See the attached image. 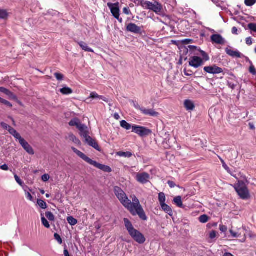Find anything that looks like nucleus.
Wrapping results in <instances>:
<instances>
[{
	"label": "nucleus",
	"instance_id": "f257e3e1",
	"mask_svg": "<svg viewBox=\"0 0 256 256\" xmlns=\"http://www.w3.org/2000/svg\"><path fill=\"white\" fill-rule=\"evenodd\" d=\"M115 195L119 200L122 206L126 208L132 216H138L140 218L144 220H147V216L144 210L140 205L138 199L136 196H132L130 198L132 202L130 200L125 192L119 187L116 186L114 188Z\"/></svg>",
	"mask_w": 256,
	"mask_h": 256
},
{
	"label": "nucleus",
	"instance_id": "f03ea898",
	"mask_svg": "<svg viewBox=\"0 0 256 256\" xmlns=\"http://www.w3.org/2000/svg\"><path fill=\"white\" fill-rule=\"evenodd\" d=\"M184 50L188 52L190 54H198L196 52L197 51L200 52L202 56V58L197 56H192L189 60V65L194 68H198L202 66L205 62L209 60L210 58L208 54L204 51L199 50L196 46H188L187 48H184Z\"/></svg>",
	"mask_w": 256,
	"mask_h": 256
},
{
	"label": "nucleus",
	"instance_id": "7ed1b4c3",
	"mask_svg": "<svg viewBox=\"0 0 256 256\" xmlns=\"http://www.w3.org/2000/svg\"><path fill=\"white\" fill-rule=\"evenodd\" d=\"M125 227L130 236L139 244H142L146 242L144 236L138 230L135 229L131 222L126 218L124 219Z\"/></svg>",
	"mask_w": 256,
	"mask_h": 256
},
{
	"label": "nucleus",
	"instance_id": "20e7f679",
	"mask_svg": "<svg viewBox=\"0 0 256 256\" xmlns=\"http://www.w3.org/2000/svg\"><path fill=\"white\" fill-rule=\"evenodd\" d=\"M72 149L76 154L79 157H80L81 158H82L83 160L87 162L90 164L92 165L94 167L104 172H111L112 169L110 166L99 164L96 162L92 160V159L88 157L86 155H85L84 154H83L82 152H80V150H78L77 149L74 147L72 148Z\"/></svg>",
	"mask_w": 256,
	"mask_h": 256
},
{
	"label": "nucleus",
	"instance_id": "39448f33",
	"mask_svg": "<svg viewBox=\"0 0 256 256\" xmlns=\"http://www.w3.org/2000/svg\"><path fill=\"white\" fill-rule=\"evenodd\" d=\"M140 6L144 9L152 10L156 14L160 12L162 9V5L156 1L152 3L149 1L142 0Z\"/></svg>",
	"mask_w": 256,
	"mask_h": 256
},
{
	"label": "nucleus",
	"instance_id": "423d86ee",
	"mask_svg": "<svg viewBox=\"0 0 256 256\" xmlns=\"http://www.w3.org/2000/svg\"><path fill=\"white\" fill-rule=\"evenodd\" d=\"M234 187L241 198L246 200L250 198L248 190L244 182L238 181Z\"/></svg>",
	"mask_w": 256,
	"mask_h": 256
},
{
	"label": "nucleus",
	"instance_id": "0eeeda50",
	"mask_svg": "<svg viewBox=\"0 0 256 256\" xmlns=\"http://www.w3.org/2000/svg\"><path fill=\"white\" fill-rule=\"evenodd\" d=\"M132 132L141 137L148 136L152 134V130L146 127L137 125L132 126Z\"/></svg>",
	"mask_w": 256,
	"mask_h": 256
},
{
	"label": "nucleus",
	"instance_id": "6e6552de",
	"mask_svg": "<svg viewBox=\"0 0 256 256\" xmlns=\"http://www.w3.org/2000/svg\"><path fill=\"white\" fill-rule=\"evenodd\" d=\"M150 175L146 172H138L136 174V180L142 184H145L150 182Z\"/></svg>",
	"mask_w": 256,
	"mask_h": 256
},
{
	"label": "nucleus",
	"instance_id": "1a4fd4ad",
	"mask_svg": "<svg viewBox=\"0 0 256 256\" xmlns=\"http://www.w3.org/2000/svg\"><path fill=\"white\" fill-rule=\"evenodd\" d=\"M135 108L140 110L141 112L146 116H150L153 117H157L158 113L155 112L153 109L146 108L144 107H140L138 104L135 105Z\"/></svg>",
	"mask_w": 256,
	"mask_h": 256
},
{
	"label": "nucleus",
	"instance_id": "9d476101",
	"mask_svg": "<svg viewBox=\"0 0 256 256\" xmlns=\"http://www.w3.org/2000/svg\"><path fill=\"white\" fill-rule=\"evenodd\" d=\"M81 136L85 138V140L89 145L92 146L96 150H100V148L98 144L91 137L88 136V129L84 132L82 133Z\"/></svg>",
	"mask_w": 256,
	"mask_h": 256
},
{
	"label": "nucleus",
	"instance_id": "9b49d317",
	"mask_svg": "<svg viewBox=\"0 0 256 256\" xmlns=\"http://www.w3.org/2000/svg\"><path fill=\"white\" fill-rule=\"evenodd\" d=\"M69 124L70 126H76L80 131V135L88 129V127L82 124L78 118H74L71 120L69 122Z\"/></svg>",
	"mask_w": 256,
	"mask_h": 256
},
{
	"label": "nucleus",
	"instance_id": "f8f14e48",
	"mask_svg": "<svg viewBox=\"0 0 256 256\" xmlns=\"http://www.w3.org/2000/svg\"><path fill=\"white\" fill-rule=\"evenodd\" d=\"M92 100H102L106 102H108V99L102 96L98 95L96 92H92L90 94V96L87 98L85 102L88 104H90L92 102Z\"/></svg>",
	"mask_w": 256,
	"mask_h": 256
},
{
	"label": "nucleus",
	"instance_id": "ddd939ff",
	"mask_svg": "<svg viewBox=\"0 0 256 256\" xmlns=\"http://www.w3.org/2000/svg\"><path fill=\"white\" fill-rule=\"evenodd\" d=\"M108 6L110 10V12L113 16L117 20H118V18L120 16V8H118V4L108 3Z\"/></svg>",
	"mask_w": 256,
	"mask_h": 256
},
{
	"label": "nucleus",
	"instance_id": "4468645a",
	"mask_svg": "<svg viewBox=\"0 0 256 256\" xmlns=\"http://www.w3.org/2000/svg\"><path fill=\"white\" fill-rule=\"evenodd\" d=\"M20 146L24 150L30 155H34V152L32 146L24 139L21 140L19 142Z\"/></svg>",
	"mask_w": 256,
	"mask_h": 256
},
{
	"label": "nucleus",
	"instance_id": "2eb2a0df",
	"mask_svg": "<svg viewBox=\"0 0 256 256\" xmlns=\"http://www.w3.org/2000/svg\"><path fill=\"white\" fill-rule=\"evenodd\" d=\"M204 70L207 73L210 74H218L223 72L222 68H219L216 65L210 66H205Z\"/></svg>",
	"mask_w": 256,
	"mask_h": 256
},
{
	"label": "nucleus",
	"instance_id": "dca6fc26",
	"mask_svg": "<svg viewBox=\"0 0 256 256\" xmlns=\"http://www.w3.org/2000/svg\"><path fill=\"white\" fill-rule=\"evenodd\" d=\"M126 30L128 32L136 34H140L142 32L141 28L133 23H130L127 25Z\"/></svg>",
	"mask_w": 256,
	"mask_h": 256
},
{
	"label": "nucleus",
	"instance_id": "f3484780",
	"mask_svg": "<svg viewBox=\"0 0 256 256\" xmlns=\"http://www.w3.org/2000/svg\"><path fill=\"white\" fill-rule=\"evenodd\" d=\"M211 40L213 42L216 44H223L224 43V40L220 35L218 34L212 35Z\"/></svg>",
	"mask_w": 256,
	"mask_h": 256
},
{
	"label": "nucleus",
	"instance_id": "a211bd4d",
	"mask_svg": "<svg viewBox=\"0 0 256 256\" xmlns=\"http://www.w3.org/2000/svg\"><path fill=\"white\" fill-rule=\"evenodd\" d=\"M0 92L8 96V98L12 100H16V96L10 90L4 87H0Z\"/></svg>",
	"mask_w": 256,
	"mask_h": 256
},
{
	"label": "nucleus",
	"instance_id": "6ab92c4d",
	"mask_svg": "<svg viewBox=\"0 0 256 256\" xmlns=\"http://www.w3.org/2000/svg\"><path fill=\"white\" fill-rule=\"evenodd\" d=\"M226 53L234 58H240L242 54L238 50H234L231 49L226 48Z\"/></svg>",
	"mask_w": 256,
	"mask_h": 256
},
{
	"label": "nucleus",
	"instance_id": "aec40b11",
	"mask_svg": "<svg viewBox=\"0 0 256 256\" xmlns=\"http://www.w3.org/2000/svg\"><path fill=\"white\" fill-rule=\"evenodd\" d=\"M184 106L185 108L188 110H192L194 108V104L190 100H186L184 102Z\"/></svg>",
	"mask_w": 256,
	"mask_h": 256
},
{
	"label": "nucleus",
	"instance_id": "412c9836",
	"mask_svg": "<svg viewBox=\"0 0 256 256\" xmlns=\"http://www.w3.org/2000/svg\"><path fill=\"white\" fill-rule=\"evenodd\" d=\"M162 210L167 213L169 216H172L173 214L172 210L170 207L166 203L160 205Z\"/></svg>",
	"mask_w": 256,
	"mask_h": 256
},
{
	"label": "nucleus",
	"instance_id": "4be33fe9",
	"mask_svg": "<svg viewBox=\"0 0 256 256\" xmlns=\"http://www.w3.org/2000/svg\"><path fill=\"white\" fill-rule=\"evenodd\" d=\"M66 139L73 142L74 143L79 144H80V141L72 134H69L66 136Z\"/></svg>",
	"mask_w": 256,
	"mask_h": 256
},
{
	"label": "nucleus",
	"instance_id": "5701e85b",
	"mask_svg": "<svg viewBox=\"0 0 256 256\" xmlns=\"http://www.w3.org/2000/svg\"><path fill=\"white\" fill-rule=\"evenodd\" d=\"M14 138L16 140H18V142H20L21 140L23 139L20 134L14 128L10 129V132H9Z\"/></svg>",
	"mask_w": 256,
	"mask_h": 256
},
{
	"label": "nucleus",
	"instance_id": "b1692460",
	"mask_svg": "<svg viewBox=\"0 0 256 256\" xmlns=\"http://www.w3.org/2000/svg\"><path fill=\"white\" fill-rule=\"evenodd\" d=\"M78 44L80 46V48L86 52H93L94 50L91 48H89L87 44L83 42H78Z\"/></svg>",
	"mask_w": 256,
	"mask_h": 256
},
{
	"label": "nucleus",
	"instance_id": "393cba45",
	"mask_svg": "<svg viewBox=\"0 0 256 256\" xmlns=\"http://www.w3.org/2000/svg\"><path fill=\"white\" fill-rule=\"evenodd\" d=\"M238 232H236L234 231L232 229L230 230V232L231 234V236L232 238H238L242 237V232L240 231L241 230L240 228L238 229Z\"/></svg>",
	"mask_w": 256,
	"mask_h": 256
},
{
	"label": "nucleus",
	"instance_id": "a878e982",
	"mask_svg": "<svg viewBox=\"0 0 256 256\" xmlns=\"http://www.w3.org/2000/svg\"><path fill=\"white\" fill-rule=\"evenodd\" d=\"M120 125L122 128L126 130H129L130 128H132V126L124 120H122L120 122Z\"/></svg>",
	"mask_w": 256,
	"mask_h": 256
},
{
	"label": "nucleus",
	"instance_id": "bb28decb",
	"mask_svg": "<svg viewBox=\"0 0 256 256\" xmlns=\"http://www.w3.org/2000/svg\"><path fill=\"white\" fill-rule=\"evenodd\" d=\"M116 155L120 157L130 158L132 156V154L130 152H116Z\"/></svg>",
	"mask_w": 256,
	"mask_h": 256
},
{
	"label": "nucleus",
	"instance_id": "cd10ccee",
	"mask_svg": "<svg viewBox=\"0 0 256 256\" xmlns=\"http://www.w3.org/2000/svg\"><path fill=\"white\" fill-rule=\"evenodd\" d=\"M174 203L179 208L182 207V198L180 196H177L174 199Z\"/></svg>",
	"mask_w": 256,
	"mask_h": 256
},
{
	"label": "nucleus",
	"instance_id": "c85d7f7f",
	"mask_svg": "<svg viewBox=\"0 0 256 256\" xmlns=\"http://www.w3.org/2000/svg\"><path fill=\"white\" fill-rule=\"evenodd\" d=\"M8 16V13L6 10L0 8V19L6 20Z\"/></svg>",
	"mask_w": 256,
	"mask_h": 256
},
{
	"label": "nucleus",
	"instance_id": "c756f323",
	"mask_svg": "<svg viewBox=\"0 0 256 256\" xmlns=\"http://www.w3.org/2000/svg\"><path fill=\"white\" fill-rule=\"evenodd\" d=\"M60 92L64 94H72V90L68 87H64L60 90Z\"/></svg>",
	"mask_w": 256,
	"mask_h": 256
},
{
	"label": "nucleus",
	"instance_id": "7c9ffc66",
	"mask_svg": "<svg viewBox=\"0 0 256 256\" xmlns=\"http://www.w3.org/2000/svg\"><path fill=\"white\" fill-rule=\"evenodd\" d=\"M166 200L165 194L164 192H160L158 194V200L160 205L165 204Z\"/></svg>",
	"mask_w": 256,
	"mask_h": 256
},
{
	"label": "nucleus",
	"instance_id": "2f4dec72",
	"mask_svg": "<svg viewBox=\"0 0 256 256\" xmlns=\"http://www.w3.org/2000/svg\"><path fill=\"white\" fill-rule=\"evenodd\" d=\"M37 204L42 209L44 210L46 209L47 208V204L46 202H44L43 200H38Z\"/></svg>",
	"mask_w": 256,
	"mask_h": 256
},
{
	"label": "nucleus",
	"instance_id": "473e14b6",
	"mask_svg": "<svg viewBox=\"0 0 256 256\" xmlns=\"http://www.w3.org/2000/svg\"><path fill=\"white\" fill-rule=\"evenodd\" d=\"M41 220L42 224L44 227L48 228H50V224H49L48 221L42 214H41Z\"/></svg>",
	"mask_w": 256,
	"mask_h": 256
},
{
	"label": "nucleus",
	"instance_id": "72a5a7b5",
	"mask_svg": "<svg viewBox=\"0 0 256 256\" xmlns=\"http://www.w3.org/2000/svg\"><path fill=\"white\" fill-rule=\"evenodd\" d=\"M46 216V218L50 220L52 222H54L55 219L54 216L53 214L50 212H46L45 213Z\"/></svg>",
	"mask_w": 256,
	"mask_h": 256
},
{
	"label": "nucleus",
	"instance_id": "f704fd0d",
	"mask_svg": "<svg viewBox=\"0 0 256 256\" xmlns=\"http://www.w3.org/2000/svg\"><path fill=\"white\" fill-rule=\"evenodd\" d=\"M67 220L71 226H75L78 223V220L72 216L68 217Z\"/></svg>",
	"mask_w": 256,
	"mask_h": 256
},
{
	"label": "nucleus",
	"instance_id": "c9c22d12",
	"mask_svg": "<svg viewBox=\"0 0 256 256\" xmlns=\"http://www.w3.org/2000/svg\"><path fill=\"white\" fill-rule=\"evenodd\" d=\"M199 221L202 223H206L208 220V217L206 214H203L200 216Z\"/></svg>",
	"mask_w": 256,
	"mask_h": 256
},
{
	"label": "nucleus",
	"instance_id": "e433bc0d",
	"mask_svg": "<svg viewBox=\"0 0 256 256\" xmlns=\"http://www.w3.org/2000/svg\"><path fill=\"white\" fill-rule=\"evenodd\" d=\"M216 232L215 231H212L210 232L209 234V238L210 239L209 242H212V240L216 238Z\"/></svg>",
	"mask_w": 256,
	"mask_h": 256
},
{
	"label": "nucleus",
	"instance_id": "4c0bfd02",
	"mask_svg": "<svg viewBox=\"0 0 256 256\" xmlns=\"http://www.w3.org/2000/svg\"><path fill=\"white\" fill-rule=\"evenodd\" d=\"M245 4L247 6H252L256 3V0H245Z\"/></svg>",
	"mask_w": 256,
	"mask_h": 256
},
{
	"label": "nucleus",
	"instance_id": "58836bf2",
	"mask_svg": "<svg viewBox=\"0 0 256 256\" xmlns=\"http://www.w3.org/2000/svg\"><path fill=\"white\" fill-rule=\"evenodd\" d=\"M0 125L3 128L8 130V132H10V129L12 128L11 126H8V124L4 122H2L0 124Z\"/></svg>",
	"mask_w": 256,
	"mask_h": 256
},
{
	"label": "nucleus",
	"instance_id": "ea45409f",
	"mask_svg": "<svg viewBox=\"0 0 256 256\" xmlns=\"http://www.w3.org/2000/svg\"><path fill=\"white\" fill-rule=\"evenodd\" d=\"M54 238L56 239V240L58 241V242L60 244H62V240L60 236L58 234H56V233L54 234Z\"/></svg>",
	"mask_w": 256,
	"mask_h": 256
},
{
	"label": "nucleus",
	"instance_id": "a19ab883",
	"mask_svg": "<svg viewBox=\"0 0 256 256\" xmlns=\"http://www.w3.org/2000/svg\"><path fill=\"white\" fill-rule=\"evenodd\" d=\"M248 28L256 32V24L250 23L248 24Z\"/></svg>",
	"mask_w": 256,
	"mask_h": 256
},
{
	"label": "nucleus",
	"instance_id": "79ce46f5",
	"mask_svg": "<svg viewBox=\"0 0 256 256\" xmlns=\"http://www.w3.org/2000/svg\"><path fill=\"white\" fill-rule=\"evenodd\" d=\"M54 76L58 80H62L64 78L63 74L56 72L54 74Z\"/></svg>",
	"mask_w": 256,
	"mask_h": 256
},
{
	"label": "nucleus",
	"instance_id": "37998d69",
	"mask_svg": "<svg viewBox=\"0 0 256 256\" xmlns=\"http://www.w3.org/2000/svg\"><path fill=\"white\" fill-rule=\"evenodd\" d=\"M50 178V176L48 174H44L42 176V180L43 182H46L48 181Z\"/></svg>",
	"mask_w": 256,
	"mask_h": 256
},
{
	"label": "nucleus",
	"instance_id": "c03bdc74",
	"mask_svg": "<svg viewBox=\"0 0 256 256\" xmlns=\"http://www.w3.org/2000/svg\"><path fill=\"white\" fill-rule=\"evenodd\" d=\"M14 178L16 182H18V184L20 185V186H22L23 182L22 180L20 179V178L16 175H14Z\"/></svg>",
	"mask_w": 256,
	"mask_h": 256
},
{
	"label": "nucleus",
	"instance_id": "a18cd8bd",
	"mask_svg": "<svg viewBox=\"0 0 256 256\" xmlns=\"http://www.w3.org/2000/svg\"><path fill=\"white\" fill-rule=\"evenodd\" d=\"M249 71L252 74L256 75V70L254 67V66L252 65L250 67Z\"/></svg>",
	"mask_w": 256,
	"mask_h": 256
},
{
	"label": "nucleus",
	"instance_id": "49530a36",
	"mask_svg": "<svg viewBox=\"0 0 256 256\" xmlns=\"http://www.w3.org/2000/svg\"><path fill=\"white\" fill-rule=\"evenodd\" d=\"M26 196L28 200H30L31 202H33L34 201L33 197L31 195V194L30 192H26Z\"/></svg>",
	"mask_w": 256,
	"mask_h": 256
},
{
	"label": "nucleus",
	"instance_id": "de8ad7c7",
	"mask_svg": "<svg viewBox=\"0 0 256 256\" xmlns=\"http://www.w3.org/2000/svg\"><path fill=\"white\" fill-rule=\"evenodd\" d=\"M246 43L248 46L251 45L252 44V38L250 37L247 38H246Z\"/></svg>",
	"mask_w": 256,
	"mask_h": 256
},
{
	"label": "nucleus",
	"instance_id": "09e8293b",
	"mask_svg": "<svg viewBox=\"0 0 256 256\" xmlns=\"http://www.w3.org/2000/svg\"><path fill=\"white\" fill-rule=\"evenodd\" d=\"M2 104L9 107H12V104L6 100H4Z\"/></svg>",
	"mask_w": 256,
	"mask_h": 256
},
{
	"label": "nucleus",
	"instance_id": "8fccbe9b",
	"mask_svg": "<svg viewBox=\"0 0 256 256\" xmlns=\"http://www.w3.org/2000/svg\"><path fill=\"white\" fill-rule=\"evenodd\" d=\"M220 230L222 232H225L227 230V227L224 225H220Z\"/></svg>",
	"mask_w": 256,
	"mask_h": 256
},
{
	"label": "nucleus",
	"instance_id": "3c124183",
	"mask_svg": "<svg viewBox=\"0 0 256 256\" xmlns=\"http://www.w3.org/2000/svg\"><path fill=\"white\" fill-rule=\"evenodd\" d=\"M0 168L4 170H8V167L7 164H4L0 166Z\"/></svg>",
	"mask_w": 256,
	"mask_h": 256
},
{
	"label": "nucleus",
	"instance_id": "603ef678",
	"mask_svg": "<svg viewBox=\"0 0 256 256\" xmlns=\"http://www.w3.org/2000/svg\"><path fill=\"white\" fill-rule=\"evenodd\" d=\"M168 184L171 188H174L176 186V184L172 181H168Z\"/></svg>",
	"mask_w": 256,
	"mask_h": 256
},
{
	"label": "nucleus",
	"instance_id": "864d4df0",
	"mask_svg": "<svg viewBox=\"0 0 256 256\" xmlns=\"http://www.w3.org/2000/svg\"><path fill=\"white\" fill-rule=\"evenodd\" d=\"M123 12L125 14H127V15H128L130 14V10H128V8H124V9H123Z\"/></svg>",
	"mask_w": 256,
	"mask_h": 256
},
{
	"label": "nucleus",
	"instance_id": "5fc2aeb1",
	"mask_svg": "<svg viewBox=\"0 0 256 256\" xmlns=\"http://www.w3.org/2000/svg\"><path fill=\"white\" fill-rule=\"evenodd\" d=\"M184 74L186 76H190L192 74V71H187L186 70H184Z\"/></svg>",
	"mask_w": 256,
	"mask_h": 256
},
{
	"label": "nucleus",
	"instance_id": "6e6d98bb",
	"mask_svg": "<svg viewBox=\"0 0 256 256\" xmlns=\"http://www.w3.org/2000/svg\"><path fill=\"white\" fill-rule=\"evenodd\" d=\"M192 41L190 39H186L182 41V42L184 44H188Z\"/></svg>",
	"mask_w": 256,
	"mask_h": 256
},
{
	"label": "nucleus",
	"instance_id": "4d7b16f0",
	"mask_svg": "<svg viewBox=\"0 0 256 256\" xmlns=\"http://www.w3.org/2000/svg\"><path fill=\"white\" fill-rule=\"evenodd\" d=\"M132 2H133L135 4L138 5H140V2H142V0H131Z\"/></svg>",
	"mask_w": 256,
	"mask_h": 256
},
{
	"label": "nucleus",
	"instance_id": "13d9d810",
	"mask_svg": "<svg viewBox=\"0 0 256 256\" xmlns=\"http://www.w3.org/2000/svg\"><path fill=\"white\" fill-rule=\"evenodd\" d=\"M114 117L115 119L118 120L120 118V116L118 113H115L114 115Z\"/></svg>",
	"mask_w": 256,
	"mask_h": 256
},
{
	"label": "nucleus",
	"instance_id": "bf43d9fd",
	"mask_svg": "<svg viewBox=\"0 0 256 256\" xmlns=\"http://www.w3.org/2000/svg\"><path fill=\"white\" fill-rule=\"evenodd\" d=\"M238 29L236 27H234L232 28V32L234 34H237Z\"/></svg>",
	"mask_w": 256,
	"mask_h": 256
},
{
	"label": "nucleus",
	"instance_id": "052dcab7",
	"mask_svg": "<svg viewBox=\"0 0 256 256\" xmlns=\"http://www.w3.org/2000/svg\"><path fill=\"white\" fill-rule=\"evenodd\" d=\"M64 256H70V255L69 254L68 250H66V249H64Z\"/></svg>",
	"mask_w": 256,
	"mask_h": 256
},
{
	"label": "nucleus",
	"instance_id": "680f3d73",
	"mask_svg": "<svg viewBox=\"0 0 256 256\" xmlns=\"http://www.w3.org/2000/svg\"><path fill=\"white\" fill-rule=\"evenodd\" d=\"M246 236L245 234H244L243 238L242 240H241L240 241L242 242H246Z\"/></svg>",
	"mask_w": 256,
	"mask_h": 256
},
{
	"label": "nucleus",
	"instance_id": "e2e57ef3",
	"mask_svg": "<svg viewBox=\"0 0 256 256\" xmlns=\"http://www.w3.org/2000/svg\"><path fill=\"white\" fill-rule=\"evenodd\" d=\"M249 126H250V128L252 130H254L255 128L254 125L252 124H250V123L249 124Z\"/></svg>",
	"mask_w": 256,
	"mask_h": 256
},
{
	"label": "nucleus",
	"instance_id": "0e129e2a",
	"mask_svg": "<svg viewBox=\"0 0 256 256\" xmlns=\"http://www.w3.org/2000/svg\"><path fill=\"white\" fill-rule=\"evenodd\" d=\"M224 256H234L232 254L226 252L224 254Z\"/></svg>",
	"mask_w": 256,
	"mask_h": 256
},
{
	"label": "nucleus",
	"instance_id": "69168bd1",
	"mask_svg": "<svg viewBox=\"0 0 256 256\" xmlns=\"http://www.w3.org/2000/svg\"><path fill=\"white\" fill-rule=\"evenodd\" d=\"M222 166L224 169L227 170L228 168V166L225 164V162H224Z\"/></svg>",
	"mask_w": 256,
	"mask_h": 256
},
{
	"label": "nucleus",
	"instance_id": "338daca9",
	"mask_svg": "<svg viewBox=\"0 0 256 256\" xmlns=\"http://www.w3.org/2000/svg\"><path fill=\"white\" fill-rule=\"evenodd\" d=\"M40 192L42 194H44V190H40Z\"/></svg>",
	"mask_w": 256,
	"mask_h": 256
},
{
	"label": "nucleus",
	"instance_id": "774afa93",
	"mask_svg": "<svg viewBox=\"0 0 256 256\" xmlns=\"http://www.w3.org/2000/svg\"><path fill=\"white\" fill-rule=\"evenodd\" d=\"M254 236L252 234V233H250V234H249V236L250 238H253Z\"/></svg>",
	"mask_w": 256,
	"mask_h": 256
}]
</instances>
